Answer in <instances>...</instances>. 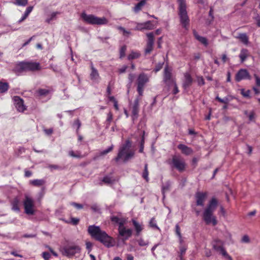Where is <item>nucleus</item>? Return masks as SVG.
I'll return each mask as SVG.
<instances>
[{
  "label": "nucleus",
  "mask_w": 260,
  "mask_h": 260,
  "mask_svg": "<svg viewBox=\"0 0 260 260\" xmlns=\"http://www.w3.org/2000/svg\"><path fill=\"white\" fill-rule=\"evenodd\" d=\"M88 232L92 237L103 243L106 246H113L112 238L105 231L101 230L99 226L90 225L88 228Z\"/></svg>",
  "instance_id": "1"
},
{
  "label": "nucleus",
  "mask_w": 260,
  "mask_h": 260,
  "mask_svg": "<svg viewBox=\"0 0 260 260\" xmlns=\"http://www.w3.org/2000/svg\"><path fill=\"white\" fill-rule=\"evenodd\" d=\"M131 146V141L128 140H126L125 143L120 148L115 160L118 161L121 159L124 162H126L131 159L134 156L135 153L133 151L129 150Z\"/></svg>",
  "instance_id": "2"
},
{
  "label": "nucleus",
  "mask_w": 260,
  "mask_h": 260,
  "mask_svg": "<svg viewBox=\"0 0 260 260\" xmlns=\"http://www.w3.org/2000/svg\"><path fill=\"white\" fill-rule=\"evenodd\" d=\"M59 251L63 256L72 257L76 254L81 252L80 247L73 242H68L66 244L60 247Z\"/></svg>",
  "instance_id": "3"
},
{
  "label": "nucleus",
  "mask_w": 260,
  "mask_h": 260,
  "mask_svg": "<svg viewBox=\"0 0 260 260\" xmlns=\"http://www.w3.org/2000/svg\"><path fill=\"white\" fill-rule=\"evenodd\" d=\"M81 17L85 23L91 25H105L108 22L105 17H99L92 14H87L85 12L81 13Z\"/></svg>",
  "instance_id": "4"
},
{
  "label": "nucleus",
  "mask_w": 260,
  "mask_h": 260,
  "mask_svg": "<svg viewBox=\"0 0 260 260\" xmlns=\"http://www.w3.org/2000/svg\"><path fill=\"white\" fill-rule=\"evenodd\" d=\"M168 164L172 169H176L179 172H183L186 167L184 160L180 155L173 156L171 160H168Z\"/></svg>",
  "instance_id": "5"
},
{
  "label": "nucleus",
  "mask_w": 260,
  "mask_h": 260,
  "mask_svg": "<svg viewBox=\"0 0 260 260\" xmlns=\"http://www.w3.org/2000/svg\"><path fill=\"white\" fill-rule=\"evenodd\" d=\"M40 69L39 63L34 62H22L17 64L15 70L18 72L35 71Z\"/></svg>",
  "instance_id": "6"
},
{
  "label": "nucleus",
  "mask_w": 260,
  "mask_h": 260,
  "mask_svg": "<svg viewBox=\"0 0 260 260\" xmlns=\"http://www.w3.org/2000/svg\"><path fill=\"white\" fill-rule=\"evenodd\" d=\"M23 206L24 212L26 214L33 215L34 214V200L27 195L25 196V199L23 201Z\"/></svg>",
  "instance_id": "7"
},
{
  "label": "nucleus",
  "mask_w": 260,
  "mask_h": 260,
  "mask_svg": "<svg viewBox=\"0 0 260 260\" xmlns=\"http://www.w3.org/2000/svg\"><path fill=\"white\" fill-rule=\"evenodd\" d=\"M148 81L149 77L146 74L141 73L139 75L137 79V91L140 96L143 95L144 86Z\"/></svg>",
  "instance_id": "8"
},
{
  "label": "nucleus",
  "mask_w": 260,
  "mask_h": 260,
  "mask_svg": "<svg viewBox=\"0 0 260 260\" xmlns=\"http://www.w3.org/2000/svg\"><path fill=\"white\" fill-rule=\"evenodd\" d=\"M164 81L169 86L176 82L175 78L172 76V70L168 66L164 69Z\"/></svg>",
  "instance_id": "9"
},
{
  "label": "nucleus",
  "mask_w": 260,
  "mask_h": 260,
  "mask_svg": "<svg viewBox=\"0 0 260 260\" xmlns=\"http://www.w3.org/2000/svg\"><path fill=\"white\" fill-rule=\"evenodd\" d=\"M179 15L181 24L184 28H186L189 20L187 15L186 6L179 8Z\"/></svg>",
  "instance_id": "10"
},
{
  "label": "nucleus",
  "mask_w": 260,
  "mask_h": 260,
  "mask_svg": "<svg viewBox=\"0 0 260 260\" xmlns=\"http://www.w3.org/2000/svg\"><path fill=\"white\" fill-rule=\"evenodd\" d=\"M224 242L219 239H215L212 243L213 248L222 255H228V253L223 247Z\"/></svg>",
  "instance_id": "11"
},
{
  "label": "nucleus",
  "mask_w": 260,
  "mask_h": 260,
  "mask_svg": "<svg viewBox=\"0 0 260 260\" xmlns=\"http://www.w3.org/2000/svg\"><path fill=\"white\" fill-rule=\"evenodd\" d=\"M213 212L205 209L203 212V219L206 224L212 223L213 225L217 224L216 217L213 215Z\"/></svg>",
  "instance_id": "12"
},
{
  "label": "nucleus",
  "mask_w": 260,
  "mask_h": 260,
  "mask_svg": "<svg viewBox=\"0 0 260 260\" xmlns=\"http://www.w3.org/2000/svg\"><path fill=\"white\" fill-rule=\"evenodd\" d=\"M245 79L250 80L251 76L246 69H241L236 74L235 80L237 82H240Z\"/></svg>",
  "instance_id": "13"
},
{
  "label": "nucleus",
  "mask_w": 260,
  "mask_h": 260,
  "mask_svg": "<svg viewBox=\"0 0 260 260\" xmlns=\"http://www.w3.org/2000/svg\"><path fill=\"white\" fill-rule=\"evenodd\" d=\"M140 100V98L138 97L137 98L133 104L131 105V109L132 110V119L133 120H135L137 118L138 113L139 112V101Z\"/></svg>",
  "instance_id": "14"
},
{
  "label": "nucleus",
  "mask_w": 260,
  "mask_h": 260,
  "mask_svg": "<svg viewBox=\"0 0 260 260\" xmlns=\"http://www.w3.org/2000/svg\"><path fill=\"white\" fill-rule=\"evenodd\" d=\"M118 232L120 236L123 238V240L128 239L132 234V230L131 229H126L124 225L119 226Z\"/></svg>",
  "instance_id": "15"
},
{
  "label": "nucleus",
  "mask_w": 260,
  "mask_h": 260,
  "mask_svg": "<svg viewBox=\"0 0 260 260\" xmlns=\"http://www.w3.org/2000/svg\"><path fill=\"white\" fill-rule=\"evenodd\" d=\"M13 101L15 108L18 111L23 112L26 109V107L23 104L22 99H21L19 96H14Z\"/></svg>",
  "instance_id": "16"
},
{
  "label": "nucleus",
  "mask_w": 260,
  "mask_h": 260,
  "mask_svg": "<svg viewBox=\"0 0 260 260\" xmlns=\"http://www.w3.org/2000/svg\"><path fill=\"white\" fill-rule=\"evenodd\" d=\"M147 37L148 38V41L147 43V46L145 50L146 54L150 53L153 49L154 37V34L153 32L148 33L147 34Z\"/></svg>",
  "instance_id": "17"
},
{
  "label": "nucleus",
  "mask_w": 260,
  "mask_h": 260,
  "mask_svg": "<svg viewBox=\"0 0 260 260\" xmlns=\"http://www.w3.org/2000/svg\"><path fill=\"white\" fill-rule=\"evenodd\" d=\"M154 28L150 21H147L144 23H138L136 27V30H142L143 29L151 30Z\"/></svg>",
  "instance_id": "18"
},
{
  "label": "nucleus",
  "mask_w": 260,
  "mask_h": 260,
  "mask_svg": "<svg viewBox=\"0 0 260 260\" xmlns=\"http://www.w3.org/2000/svg\"><path fill=\"white\" fill-rule=\"evenodd\" d=\"M91 73L90 74V79L94 82H99L101 78L99 74L98 71L93 67V63L90 64Z\"/></svg>",
  "instance_id": "19"
},
{
  "label": "nucleus",
  "mask_w": 260,
  "mask_h": 260,
  "mask_svg": "<svg viewBox=\"0 0 260 260\" xmlns=\"http://www.w3.org/2000/svg\"><path fill=\"white\" fill-rule=\"evenodd\" d=\"M207 193L203 192H198L196 194V203L197 205L203 206L204 202L207 197Z\"/></svg>",
  "instance_id": "20"
},
{
  "label": "nucleus",
  "mask_w": 260,
  "mask_h": 260,
  "mask_svg": "<svg viewBox=\"0 0 260 260\" xmlns=\"http://www.w3.org/2000/svg\"><path fill=\"white\" fill-rule=\"evenodd\" d=\"M184 79L182 85L184 89H186L191 85L193 80L191 75L188 73H185L184 75Z\"/></svg>",
  "instance_id": "21"
},
{
  "label": "nucleus",
  "mask_w": 260,
  "mask_h": 260,
  "mask_svg": "<svg viewBox=\"0 0 260 260\" xmlns=\"http://www.w3.org/2000/svg\"><path fill=\"white\" fill-rule=\"evenodd\" d=\"M177 147L179 149H180L181 151V152L183 154L186 155H189L191 154L193 152V150L191 148L188 147L187 146L184 144H179L178 145Z\"/></svg>",
  "instance_id": "22"
},
{
  "label": "nucleus",
  "mask_w": 260,
  "mask_h": 260,
  "mask_svg": "<svg viewBox=\"0 0 260 260\" xmlns=\"http://www.w3.org/2000/svg\"><path fill=\"white\" fill-rule=\"evenodd\" d=\"M217 201L216 199L212 198L205 209L208 211L214 212L217 207Z\"/></svg>",
  "instance_id": "23"
},
{
  "label": "nucleus",
  "mask_w": 260,
  "mask_h": 260,
  "mask_svg": "<svg viewBox=\"0 0 260 260\" xmlns=\"http://www.w3.org/2000/svg\"><path fill=\"white\" fill-rule=\"evenodd\" d=\"M33 10V7L32 6H29L27 7L21 17V18L17 21V23L18 24H20L21 22H22L24 20H25L27 17L28 16L29 14L31 12V11Z\"/></svg>",
  "instance_id": "24"
},
{
  "label": "nucleus",
  "mask_w": 260,
  "mask_h": 260,
  "mask_svg": "<svg viewBox=\"0 0 260 260\" xmlns=\"http://www.w3.org/2000/svg\"><path fill=\"white\" fill-rule=\"evenodd\" d=\"M236 38L239 39L244 45H247L249 43V38L245 33L239 34V35L236 37Z\"/></svg>",
  "instance_id": "25"
},
{
  "label": "nucleus",
  "mask_w": 260,
  "mask_h": 260,
  "mask_svg": "<svg viewBox=\"0 0 260 260\" xmlns=\"http://www.w3.org/2000/svg\"><path fill=\"white\" fill-rule=\"evenodd\" d=\"M249 55L248 50L247 49L243 48L240 50L239 57L240 58L241 62H243L245 61Z\"/></svg>",
  "instance_id": "26"
},
{
  "label": "nucleus",
  "mask_w": 260,
  "mask_h": 260,
  "mask_svg": "<svg viewBox=\"0 0 260 260\" xmlns=\"http://www.w3.org/2000/svg\"><path fill=\"white\" fill-rule=\"evenodd\" d=\"M132 222L136 231V235L139 236L141 232L143 229V225L138 222L135 219H132Z\"/></svg>",
  "instance_id": "27"
},
{
  "label": "nucleus",
  "mask_w": 260,
  "mask_h": 260,
  "mask_svg": "<svg viewBox=\"0 0 260 260\" xmlns=\"http://www.w3.org/2000/svg\"><path fill=\"white\" fill-rule=\"evenodd\" d=\"M193 35L196 39L205 46L208 45V41L206 38L199 36L196 31H193Z\"/></svg>",
  "instance_id": "28"
},
{
  "label": "nucleus",
  "mask_w": 260,
  "mask_h": 260,
  "mask_svg": "<svg viewBox=\"0 0 260 260\" xmlns=\"http://www.w3.org/2000/svg\"><path fill=\"white\" fill-rule=\"evenodd\" d=\"M223 236L224 238V243H226L228 244L233 243L232 235L230 232L228 231H225L223 233Z\"/></svg>",
  "instance_id": "29"
},
{
  "label": "nucleus",
  "mask_w": 260,
  "mask_h": 260,
  "mask_svg": "<svg viewBox=\"0 0 260 260\" xmlns=\"http://www.w3.org/2000/svg\"><path fill=\"white\" fill-rule=\"evenodd\" d=\"M146 1L147 0H141L138 3L133 9L134 12L137 13L140 11L142 9V7L146 4Z\"/></svg>",
  "instance_id": "30"
},
{
  "label": "nucleus",
  "mask_w": 260,
  "mask_h": 260,
  "mask_svg": "<svg viewBox=\"0 0 260 260\" xmlns=\"http://www.w3.org/2000/svg\"><path fill=\"white\" fill-rule=\"evenodd\" d=\"M111 219L113 222L118 223L119 224V226L124 225L125 223V220L123 219L120 218L117 216H112Z\"/></svg>",
  "instance_id": "31"
},
{
  "label": "nucleus",
  "mask_w": 260,
  "mask_h": 260,
  "mask_svg": "<svg viewBox=\"0 0 260 260\" xmlns=\"http://www.w3.org/2000/svg\"><path fill=\"white\" fill-rule=\"evenodd\" d=\"M115 181V179L111 175H107L105 176L102 181L105 184H110L113 183Z\"/></svg>",
  "instance_id": "32"
},
{
  "label": "nucleus",
  "mask_w": 260,
  "mask_h": 260,
  "mask_svg": "<svg viewBox=\"0 0 260 260\" xmlns=\"http://www.w3.org/2000/svg\"><path fill=\"white\" fill-rule=\"evenodd\" d=\"M30 183L34 186H40L45 183L43 179H35L30 181Z\"/></svg>",
  "instance_id": "33"
},
{
  "label": "nucleus",
  "mask_w": 260,
  "mask_h": 260,
  "mask_svg": "<svg viewBox=\"0 0 260 260\" xmlns=\"http://www.w3.org/2000/svg\"><path fill=\"white\" fill-rule=\"evenodd\" d=\"M140 53L139 52L132 51L128 55L127 58L128 60H132L139 58L140 56Z\"/></svg>",
  "instance_id": "34"
},
{
  "label": "nucleus",
  "mask_w": 260,
  "mask_h": 260,
  "mask_svg": "<svg viewBox=\"0 0 260 260\" xmlns=\"http://www.w3.org/2000/svg\"><path fill=\"white\" fill-rule=\"evenodd\" d=\"M9 89V84L6 82H0V92L4 93Z\"/></svg>",
  "instance_id": "35"
},
{
  "label": "nucleus",
  "mask_w": 260,
  "mask_h": 260,
  "mask_svg": "<svg viewBox=\"0 0 260 260\" xmlns=\"http://www.w3.org/2000/svg\"><path fill=\"white\" fill-rule=\"evenodd\" d=\"M19 200L18 199L15 198L12 202V209L15 211H19V208L18 206Z\"/></svg>",
  "instance_id": "36"
},
{
  "label": "nucleus",
  "mask_w": 260,
  "mask_h": 260,
  "mask_svg": "<svg viewBox=\"0 0 260 260\" xmlns=\"http://www.w3.org/2000/svg\"><path fill=\"white\" fill-rule=\"evenodd\" d=\"M179 248L178 257H183L187 250V246L185 245H179Z\"/></svg>",
  "instance_id": "37"
},
{
  "label": "nucleus",
  "mask_w": 260,
  "mask_h": 260,
  "mask_svg": "<svg viewBox=\"0 0 260 260\" xmlns=\"http://www.w3.org/2000/svg\"><path fill=\"white\" fill-rule=\"evenodd\" d=\"M28 3V0H14L13 4L19 6H25Z\"/></svg>",
  "instance_id": "38"
},
{
  "label": "nucleus",
  "mask_w": 260,
  "mask_h": 260,
  "mask_svg": "<svg viewBox=\"0 0 260 260\" xmlns=\"http://www.w3.org/2000/svg\"><path fill=\"white\" fill-rule=\"evenodd\" d=\"M149 226L153 229H155L160 231V229L157 225L156 221L154 218H152L150 219V220L149 221Z\"/></svg>",
  "instance_id": "39"
},
{
  "label": "nucleus",
  "mask_w": 260,
  "mask_h": 260,
  "mask_svg": "<svg viewBox=\"0 0 260 260\" xmlns=\"http://www.w3.org/2000/svg\"><path fill=\"white\" fill-rule=\"evenodd\" d=\"M171 185V183L170 182H167L163 186H162V192L164 194L165 193L169 190Z\"/></svg>",
  "instance_id": "40"
},
{
  "label": "nucleus",
  "mask_w": 260,
  "mask_h": 260,
  "mask_svg": "<svg viewBox=\"0 0 260 260\" xmlns=\"http://www.w3.org/2000/svg\"><path fill=\"white\" fill-rule=\"evenodd\" d=\"M69 155L71 157L76 158H80L82 156L80 152L77 151L76 152H75L73 150L69 151Z\"/></svg>",
  "instance_id": "41"
},
{
  "label": "nucleus",
  "mask_w": 260,
  "mask_h": 260,
  "mask_svg": "<svg viewBox=\"0 0 260 260\" xmlns=\"http://www.w3.org/2000/svg\"><path fill=\"white\" fill-rule=\"evenodd\" d=\"M142 177L148 181V165L147 164L145 165L144 172L142 174Z\"/></svg>",
  "instance_id": "42"
},
{
  "label": "nucleus",
  "mask_w": 260,
  "mask_h": 260,
  "mask_svg": "<svg viewBox=\"0 0 260 260\" xmlns=\"http://www.w3.org/2000/svg\"><path fill=\"white\" fill-rule=\"evenodd\" d=\"M138 244L140 246H146L149 245V241L148 240H144L142 238H140L137 240Z\"/></svg>",
  "instance_id": "43"
},
{
  "label": "nucleus",
  "mask_w": 260,
  "mask_h": 260,
  "mask_svg": "<svg viewBox=\"0 0 260 260\" xmlns=\"http://www.w3.org/2000/svg\"><path fill=\"white\" fill-rule=\"evenodd\" d=\"M216 100H217L219 102H220L221 103L225 104H227L229 103V102L230 101L229 98L228 96H226V97L224 98L223 99H221L218 96H217L216 97Z\"/></svg>",
  "instance_id": "44"
},
{
  "label": "nucleus",
  "mask_w": 260,
  "mask_h": 260,
  "mask_svg": "<svg viewBox=\"0 0 260 260\" xmlns=\"http://www.w3.org/2000/svg\"><path fill=\"white\" fill-rule=\"evenodd\" d=\"M59 14L58 12H52L50 18H48L46 19V22L48 23H50L52 20L55 19L56 16Z\"/></svg>",
  "instance_id": "45"
},
{
  "label": "nucleus",
  "mask_w": 260,
  "mask_h": 260,
  "mask_svg": "<svg viewBox=\"0 0 260 260\" xmlns=\"http://www.w3.org/2000/svg\"><path fill=\"white\" fill-rule=\"evenodd\" d=\"M244 114L247 115L249 118V120L251 121L254 120L255 114L254 112L252 111L250 113H248L247 111L244 112Z\"/></svg>",
  "instance_id": "46"
},
{
  "label": "nucleus",
  "mask_w": 260,
  "mask_h": 260,
  "mask_svg": "<svg viewBox=\"0 0 260 260\" xmlns=\"http://www.w3.org/2000/svg\"><path fill=\"white\" fill-rule=\"evenodd\" d=\"M117 29L122 32L123 35L128 36L131 34L130 31L126 30L124 27L122 26H117Z\"/></svg>",
  "instance_id": "47"
},
{
  "label": "nucleus",
  "mask_w": 260,
  "mask_h": 260,
  "mask_svg": "<svg viewBox=\"0 0 260 260\" xmlns=\"http://www.w3.org/2000/svg\"><path fill=\"white\" fill-rule=\"evenodd\" d=\"M112 119H113L112 114L111 112H109L107 115V118L106 120L107 127H108L110 126V123L112 121Z\"/></svg>",
  "instance_id": "48"
},
{
  "label": "nucleus",
  "mask_w": 260,
  "mask_h": 260,
  "mask_svg": "<svg viewBox=\"0 0 260 260\" xmlns=\"http://www.w3.org/2000/svg\"><path fill=\"white\" fill-rule=\"evenodd\" d=\"M113 148V145H112L111 146H110V147H109L108 148H107L105 150H104L100 152V154L101 155H106L107 154V153H108L109 152H110V151H111L112 150Z\"/></svg>",
  "instance_id": "49"
},
{
  "label": "nucleus",
  "mask_w": 260,
  "mask_h": 260,
  "mask_svg": "<svg viewBox=\"0 0 260 260\" xmlns=\"http://www.w3.org/2000/svg\"><path fill=\"white\" fill-rule=\"evenodd\" d=\"M145 135V132L143 131V136L142 138V140L140 143V148L139 149V152L142 153L143 152L144 149V136Z\"/></svg>",
  "instance_id": "50"
},
{
  "label": "nucleus",
  "mask_w": 260,
  "mask_h": 260,
  "mask_svg": "<svg viewBox=\"0 0 260 260\" xmlns=\"http://www.w3.org/2000/svg\"><path fill=\"white\" fill-rule=\"evenodd\" d=\"M38 92L40 95H46L49 93V91L46 89H40L38 90Z\"/></svg>",
  "instance_id": "51"
},
{
  "label": "nucleus",
  "mask_w": 260,
  "mask_h": 260,
  "mask_svg": "<svg viewBox=\"0 0 260 260\" xmlns=\"http://www.w3.org/2000/svg\"><path fill=\"white\" fill-rule=\"evenodd\" d=\"M126 50V46H123L120 49V58H121L125 56V52Z\"/></svg>",
  "instance_id": "52"
},
{
  "label": "nucleus",
  "mask_w": 260,
  "mask_h": 260,
  "mask_svg": "<svg viewBox=\"0 0 260 260\" xmlns=\"http://www.w3.org/2000/svg\"><path fill=\"white\" fill-rule=\"evenodd\" d=\"M73 126L77 128V131L78 132L81 126V122L79 119H76L74 121Z\"/></svg>",
  "instance_id": "53"
},
{
  "label": "nucleus",
  "mask_w": 260,
  "mask_h": 260,
  "mask_svg": "<svg viewBox=\"0 0 260 260\" xmlns=\"http://www.w3.org/2000/svg\"><path fill=\"white\" fill-rule=\"evenodd\" d=\"M79 221V219L77 218H71V221H67V223H71L73 225H77Z\"/></svg>",
  "instance_id": "54"
},
{
  "label": "nucleus",
  "mask_w": 260,
  "mask_h": 260,
  "mask_svg": "<svg viewBox=\"0 0 260 260\" xmlns=\"http://www.w3.org/2000/svg\"><path fill=\"white\" fill-rule=\"evenodd\" d=\"M175 233L178 237H180V236L182 235L180 231V228L178 224H176L175 225Z\"/></svg>",
  "instance_id": "55"
},
{
  "label": "nucleus",
  "mask_w": 260,
  "mask_h": 260,
  "mask_svg": "<svg viewBox=\"0 0 260 260\" xmlns=\"http://www.w3.org/2000/svg\"><path fill=\"white\" fill-rule=\"evenodd\" d=\"M70 204H71V205L75 207L76 208H77L78 209H81L83 208V206L82 204H78V203H75V202H72L70 203Z\"/></svg>",
  "instance_id": "56"
},
{
  "label": "nucleus",
  "mask_w": 260,
  "mask_h": 260,
  "mask_svg": "<svg viewBox=\"0 0 260 260\" xmlns=\"http://www.w3.org/2000/svg\"><path fill=\"white\" fill-rule=\"evenodd\" d=\"M42 256L45 260H49L51 255L47 252H44L42 254Z\"/></svg>",
  "instance_id": "57"
},
{
  "label": "nucleus",
  "mask_w": 260,
  "mask_h": 260,
  "mask_svg": "<svg viewBox=\"0 0 260 260\" xmlns=\"http://www.w3.org/2000/svg\"><path fill=\"white\" fill-rule=\"evenodd\" d=\"M250 90H247L245 91L244 89L241 90V94L242 95L246 98H249L250 96Z\"/></svg>",
  "instance_id": "58"
},
{
  "label": "nucleus",
  "mask_w": 260,
  "mask_h": 260,
  "mask_svg": "<svg viewBox=\"0 0 260 260\" xmlns=\"http://www.w3.org/2000/svg\"><path fill=\"white\" fill-rule=\"evenodd\" d=\"M197 82L199 85H203L205 84V81L202 77H197Z\"/></svg>",
  "instance_id": "59"
},
{
  "label": "nucleus",
  "mask_w": 260,
  "mask_h": 260,
  "mask_svg": "<svg viewBox=\"0 0 260 260\" xmlns=\"http://www.w3.org/2000/svg\"><path fill=\"white\" fill-rule=\"evenodd\" d=\"M92 245V243H91L90 242H86V249L88 250V253L91 251Z\"/></svg>",
  "instance_id": "60"
},
{
  "label": "nucleus",
  "mask_w": 260,
  "mask_h": 260,
  "mask_svg": "<svg viewBox=\"0 0 260 260\" xmlns=\"http://www.w3.org/2000/svg\"><path fill=\"white\" fill-rule=\"evenodd\" d=\"M171 85H173L174 86V89L173 90V94H177L179 92V90L176 82H175L174 84H172Z\"/></svg>",
  "instance_id": "61"
},
{
  "label": "nucleus",
  "mask_w": 260,
  "mask_h": 260,
  "mask_svg": "<svg viewBox=\"0 0 260 260\" xmlns=\"http://www.w3.org/2000/svg\"><path fill=\"white\" fill-rule=\"evenodd\" d=\"M254 77L255 79L256 84L257 86H260V78L256 75L254 74Z\"/></svg>",
  "instance_id": "62"
},
{
  "label": "nucleus",
  "mask_w": 260,
  "mask_h": 260,
  "mask_svg": "<svg viewBox=\"0 0 260 260\" xmlns=\"http://www.w3.org/2000/svg\"><path fill=\"white\" fill-rule=\"evenodd\" d=\"M249 238L247 235H244L242 239V242L243 243H249Z\"/></svg>",
  "instance_id": "63"
},
{
  "label": "nucleus",
  "mask_w": 260,
  "mask_h": 260,
  "mask_svg": "<svg viewBox=\"0 0 260 260\" xmlns=\"http://www.w3.org/2000/svg\"><path fill=\"white\" fill-rule=\"evenodd\" d=\"M179 3V8L186 6L185 2L184 0H177Z\"/></svg>",
  "instance_id": "64"
}]
</instances>
